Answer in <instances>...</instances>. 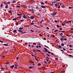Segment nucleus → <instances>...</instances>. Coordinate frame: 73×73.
<instances>
[{
  "label": "nucleus",
  "mask_w": 73,
  "mask_h": 73,
  "mask_svg": "<svg viewBox=\"0 0 73 73\" xmlns=\"http://www.w3.org/2000/svg\"><path fill=\"white\" fill-rule=\"evenodd\" d=\"M57 13V12H53V13H51V15L53 16H55L56 15Z\"/></svg>",
  "instance_id": "obj_1"
},
{
  "label": "nucleus",
  "mask_w": 73,
  "mask_h": 73,
  "mask_svg": "<svg viewBox=\"0 0 73 73\" xmlns=\"http://www.w3.org/2000/svg\"><path fill=\"white\" fill-rule=\"evenodd\" d=\"M29 18H30V19H31L33 20L34 19V16H31Z\"/></svg>",
  "instance_id": "obj_2"
},
{
  "label": "nucleus",
  "mask_w": 73,
  "mask_h": 73,
  "mask_svg": "<svg viewBox=\"0 0 73 73\" xmlns=\"http://www.w3.org/2000/svg\"><path fill=\"white\" fill-rule=\"evenodd\" d=\"M17 18H15L14 19H13V20L16 21H17Z\"/></svg>",
  "instance_id": "obj_3"
},
{
  "label": "nucleus",
  "mask_w": 73,
  "mask_h": 73,
  "mask_svg": "<svg viewBox=\"0 0 73 73\" xmlns=\"http://www.w3.org/2000/svg\"><path fill=\"white\" fill-rule=\"evenodd\" d=\"M14 65H12L10 67L11 68L13 69L14 67Z\"/></svg>",
  "instance_id": "obj_4"
},
{
  "label": "nucleus",
  "mask_w": 73,
  "mask_h": 73,
  "mask_svg": "<svg viewBox=\"0 0 73 73\" xmlns=\"http://www.w3.org/2000/svg\"><path fill=\"white\" fill-rule=\"evenodd\" d=\"M16 1L14 0L12 1V2L13 3H15L16 2Z\"/></svg>",
  "instance_id": "obj_5"
},
{
  "label": "nucleus",
  "mask_w": 73,
  "mask_h": 73,
  "mask_svg": "<svg viewBox=\"0 0 73 73\" xmlns=\"http://www.w3.org/2000/svg\"><path fill=\"white\" fill-rule=\"evenodd\" d=\"M8 12L10 13H12V11H11V10H9V11H8Z\"/></svg>",
  "instance_id": "obj_6"
},
{
  "label": "nucleus",
  "mask_w": 73,
  "mask_h": 73,
  "mask_svg": "<svg viewBox=\"0 0 73 73\" xmlns=\"http://www.w3.org/2000/svg\"><path fill=\"white\" fill-rule=\"evenodd\" d=\"M59 35L60 36H62L63 35L62 33H59Z\"/></svg>",
  "instance_id": "obj_7"
},
{
  "label": "nucleus",
  "mask_w": 73,
  "mask_h": 73,
  "mask_svg": "<svg viewBox=\"0 0 73 73\" xmlns=\"http://www.w3.org/2000/svg\"><path fill=\"white\" fill-rule=\"evenodd\" d=\"M18 31L21 33V32H23V31L21 30H18Z\"/></svg>",
  "instance_id": "obj_8"
},
{
  "label": "nucleus",
  "mask_w": 73,
  "mask_h": 73,
  "mask_svg": "<svg viewBox=\"0 0 73 73\" xmlns=\"http://www.w3.org/2000/svg\"><path fill=\"white\" fill-rule=\"evenodd\" d=\"M32 11H32V13H34V9H32Z\"/></svg>",
  "instance_id": "obj_9"
},
{
  "label": "nucleus",
  "mask_w": 73,
  "mask_h": 73,
  "mask_svg": "<svg viewBox=\"0 0 73 73\" xmlns=\"http://www.w3.org/2000/svg\"><path fill=\"white\" fill-rule=\"evenodd\" d=\"M44 21L43 20H42V21H41L40 22V24H42V22Z\"/></svg>",
  "instance_id": "obj_10"
},
{
  "label": "nucleus",
  "mask_w": 73,
  "mask_h": 73,
  "mask_svg": "<svg viewBox=\"0 0 73 73\" xmlns=\"http://www.w3.org/2000/svg\"><path fill=\"white\" fill-rule=\"evenodd\" d=\"M41 7L42 8H45V7L44 6V5L41 6Z\"/></svg>",
  "instance_id": "obj_11"
},
{
  "label": "nucleus",
  "mask_w": 73,
  "mask_h": 73,
  "mask_svg": "<svg viewBox=\"0 0 73 73\" xmlns=\"http://www.w3.org/2000/svg\"><path fill=\"white\" fill-rule=\"evenodd\" d=\"M19 29L20 30H21L22 29H23V28H21V27H20L19 28Z\"/></svg>",
  "instance_id": "obj_12"
},
{
  "label": "nucleus",
  "mask_w": 73,
  "mask_h": 73,
  "mask_svg": "<svg viewBox=\"0 0 73 73\" xmlns=\"http://www.w3.org/2000/svg\"><path fill=\"white\" fill-rule=\"evenodd\" d=\"M58 48H62V46H60V45H59V46H58Z\"/></svg>",
  "instance_id": "obj_13"
},
{
  "label": "nucleus",
  "mask_w": 73,
  "mask_h": 73,
  "mask_svg": "<svg viewBox=\"0 0 73 73\" xmlns=\"http://www.w3.org/2000/svg\"><path fill=\"white\" fill-rule=\"evenodd\" d=\"M58 31V30L56 29V30H55L54 31V32H57V31Z\"/></svg>",
  "instance_id": "obj_14"
},
{
  "label": "nucleus",
  "mask_w": 73,
  "mask_h": 73,
  "mask_svg": "<svg viewBox=\"0 0 73 73\" xmlns=\"http://www.w3.org/2000/svg\"><path fill=\"white\" fill-rule=\"evenodd\" d=\"M44 49L45 50L46 52H48V50H47V48H44Z\"/></svg>",
  "instance_id": "obj_15"
},
{
  "label": "nucleus",
  "mask_w": 73,
  "mask_h": 73,
  "mask_svg": "<svg viewBox=\"0 0 73 73\" xmlns=\"http://www.w3.org/2000/svg\"><path fill=\"white\" fill-rule=\"evenodd\" d=\"M23 18H25V19H26V18H27L25 16V15H24V16H23Z\"/></svg>",
  "instance_id": "obj_16"
},
{
  "label": "nucleus",
  "mask_w": 73,
  "mask_h": 73,
  "mask_svg": "<svg viewBox=\"0 0 73 73\" xmlns=\"http://www.w3.org/2000/svg\"><path fill=\"white\" fill-rule=\"evenodd\" d=\"M8 7V5H7L5 7V8L6 9H7Z\"/></svg>",
  "instance_id": "obj_17"
},
{
  "label": "nucleus",
  "mask_w": 73,
  "mask_h": 73,
  "mask_svg": "<svg viewBox=\"0 0 73 73\" xmlns=\"http://www.w3.org/2000/svg\"><path fill=\"white\" fill-rule=\"evenodd\" d=\"M40 3L41 4H42L43 5H44V2H41Z\"/></svg>",
  "instance_id": "obj_18"
},
{
  "label": "nucleus",
  "mask_w": 73,
  "mask_h": 73,
  "mask_svg": "<svg viewBox=\"0 0 73 73\" xmlns=\"http://www.w3.org/2000/svg\"><path fill=\"white\" fill-rule=\"evenodd\" d=\"M17 15L18 16L22 15V14H19V13H17Z\"/></svg>",
  "instance_id": "obj_19"
},
{
  "label": "nucleus",
  "mask_w": 73,
  "mask_h": 73,
  "mask_svg": "<svg viewBox=\"0 0 73 73\" xmlns=\"http://www.w3.org/2000/svg\"><path fill=\"white\" fill-rule=\"evenodd\" d=\"M26 33V32H21V34H23V33Z\"/></svg>",
  "instance_id": "obj_20"
},
{
  "label": "nucleus",
  "mask_w": 73,
  "mask_h": 73,
  "mask_svg": "<svg viewBox=\"0 0 73 73\" xmlns=\"http://www.w3.org/2000/svg\"><path fill=\"white\" fill-rule=\"evenodd\" d=\"M3 45H4L5 46H8V44H3Z\"/></svg>",
  "instance_id": "obj_21"
},
{
  "label": "nucleus",
  "mask_w": 73,
  "mask_h": 73,
  "mask_svg": "<svg viewBox=\"0 0 73 73\" xmlns=\"http://www.w3.org/2000/svg\"><path fill=\"white\" fill-rule=\"evenodd\" d=\"M34 26H35V27H36V28H40V27H38V26H37L36 25H34Z\"/></svg>",
  "instance_id": "obj_22"
},
{
  "label": "nucleus",
  "mask_w": 73,
  "mask_h": 73,
  "mask_svg": "<svg viewBox=\"0 0 73 73\" xmlns=\"http://www.w3.org/2000/svg\"><path fill=\"white\" fill-rule=\"evenodd\" d=\"M56 27H58V28H59L60 26L58 25H56Z\"/></svg>",
  "instance_id": "obj_23"
},
{
  "label": "nucleus",
  "mask_w": 73,
  "mask_h": 73,
  "mask_svg": "<svg viewBox=\"0 0 73 73\" xmlns=\"http://www.w3.org/2000/svg\"><path fill=\"white\" fill-rule=\"evenodd\" d=\"M18 18L19 19H21V16H19Z\"/></svg>",
  "instance_id": "obj_24"
},
{
  "label": "nucleus",
  "mask_w": 73,
  "mask_h": 73,
  "mask_svg": "<svg viewBox=\"0 0 73 73\" xmlns=\"http://www.w3.org/2000/svg\"><path fill=\"white\" fill-rule=\"evenodd\" d=\"M17 30H15L13 31V32L14 33H15L16 32Z\"/></svg>",
  "instance_id": "obj_25"
},
{
  "label": "nucleus",
  "mask_w": 73,
  "mask_h": 73,
  "mask_svg": "<svg viewBox=\"0 0 73 73\" xmlns=\"http://www.w3.org/2000/svg\"><path fill=\"white\" fill-rule=\"evenodd\" d=\"M55 7H57V5L56 4H55Z\"/></svg>",
  "instance_id": "obj_26"
},
{
  "label": "nucleus",
  "mask_w": 73,
  "mask_h": 73,
  "mask_svg": "<svg viewBox=\"0 0 73 73\" xmlns=\"http://www.w3.org/2000/svg\"><path fill=\"white\" fill-rule=\"evenodd\" d=\"M34 24V23L33 22H32L31 23V25H33Z\"/></svg>",
  "instance_id": "obj_27"
},
{
  "label": "nucleus",
  "mask_w": 73,
  "mask_h": 73,
  "mask_svg": "<svg viewBox=\"0 0 73 73\" xmlns=\"http://www.w3.org/2000/svg\"><path fill=\"white\" fill-rule=\"evenodd\" d=\"M61 45L62 46H63L64 45V43H62V44H61Z\"/></svg>",
  "instance_id": "obj_28"
},
{
  "label": "nucleus",
  "mask_w": 73,
  "mask_h": 73,
  "mask_svg": "<svg viewBox=\"0 0 73 73\" xmlns=\"http://www.w3.org/2000/svg\"><path fill=\"white\" fill-rule=\"evenodd\" d=\"M38 7H36V9L37 10H38Z\"/></svg>",
  "instance_id": "obj_29"
},
{
  "label": "nucleus",
  "mask_w": 73,
  "mask_h": 73,
  "mask_svg": "<svg viewBox=\"0 0 73 73\" xmlns=\"http://www.w3.org/2000/svg\"><path fill=\"white\" fill-rule=\"evenodd\" d=\"M44 46L48 48H49V47H48V46H46V45H44Z\"/></svg>",
  "instance_id": "obj_30"
},
{
  "label": "nucleus",
  "mask_w": 73,
  "mask_h": 73,
  "mask_svg": "<svg viewBox=\"0 0 73 73\" xmlns=\"http://www.w3.org/2000/svg\"><path fill=\"white\" fill-rule=\"evenodd\" d=\"M68 8L69 9H71L72 8V7H69Z\"/></svg>",
  "instance_id": "obj_31"
},
{
  "label": "nucleus",
  "mask_w": 73,
  "mask_h": 73,
  "mask_svg": "<svg viewBox=\"0 0 73 73\" xmlns=\"http://www.w3.org/2000/svg\"><path fill=\"white\" fill-rule=\"evenodd\" d=\"M19 25L18 23H16V26H18Z\"/></svg>",
  "instance_id": "obj_32"
},
{
  "label": "nucleus",
  "mask_w": 73,
  "mask_h": 73,
  "mask_svg": "<svg viewBox=\"0 0 73 73\" xmlns=\"http://www.w3.org/2000/svg\"><path fill=\"white\" fill-rule=\"evenodd\" d=\"M30 62H31L32 63H33V61H32V60H30Z\"/></svg>",
  "instance_id": "obj_33"
},
{
  "label": "nucleus",
  "mask_w": 73,
  "mask_h": 73,
  "mask_svg": "<svg viewBox=\"0 0 73 73\" xmlns=\"http://www.w3.org/2000/svg\"><path fill=\"white\" fill-rule=\"evenodd\" d=\"M20 7H21L20 6H17V8H18V7L20 8Z\"/></svg>",
  "instance_id": "obj_34"
},
{
  "label": "nucleus",
  "mask_w": 73,
  "mask_h": 73,
  "mask_svg": "<svg viewBox=\"0 0 73 73\" xmlns=\"http://www.w3.org/2000/svg\"><path fill=\"white\" fill-rule=\"evenodd\" d=\"M20 21H21V22H23L24 21L23 20H20Z\"/></svg>",
  "instance_id": "obj_35"
},
{
  "label": "nucleus",
  "mask_w": 73,
  "mask_h": 73,
  "mask_svg": "<svg viewBox=\"0 0 73 73\" xmlns=\"http://www.w3.org/2000/svg\"><path fill=\"white\" fill-rule=\"evenodd\" d=\"M41 65V64H40V63H39V64H38V66H40Z\"/></svg>",
  "instance_id": "obj_36"
},
{
  "label": "nucleus",
  "mask_w": 73,
  "mask_h": 73,
  "mask_svg": "<svg viewBox=\"0 0 73 73\" xmlns=\"http://www.w3.org/2000/svg\"><path fill=\"white\" fill-rule=\"evenodd\" d=\"M3 41L0 40V42H1V43H3Z\"/></svg>",
  "instance_id": "obj_37"
},
{
  "label": "nucleus",
  "mask_w": 73,
  "mask_h": 73,
  "mask_svg": "<svg viewBox=\"0 0 73 73\" xmlns=\"http://www.w3.org/2000/svg\"><path fill=\"white\" fill-rule=\"evenodd\" d=\"M64 7H65V5H63V6H62V8H64Z\"/></svg>",
  "instance_id": "obj_38"
},
{
  "label": "nucleus",
  "mask_w": 73,
  "mask_h": 73,
  "mask_svg": "<svg viewBox=\"0 0 73 73\" xmlns=\"http://www.w3.org/2000/svg\"><path fill=\"white\" fill-rule=\"evenodd\" d=\"M46 55H47V56H48V57H50V55H49L48 54H46Z\"/></svg>",
  "instance_id": "obj_39"
},
{
  "label": "nucleus",
  "mask_w": 73,
  "mask_h": 73,
  "mask_svg": "<svg viewBox=\"0 0 73 73\" xmlns=\"http://www.w3.org/2000/svg\"><path fill=\"white\" fill-rule=\"evenodd\" d=\"M65 37L64 36H62V38H65Z\"/></svg>",
  "instance_id": "obj_40"
},
{
  "label": "nucleus",
  "mask_w": 73,
  "mask_h": 73,
  "mask_svg": "<svg viewBox=\"0 0 73 73\" xmlns=\"http://www.w3.org/2000/svg\"><path fill=\"white\" fill-rule=\"evenodd\" d=\"M3 6V4H1V7H2Z\"/></svg>",
  "instance_id": "obj_41"
},
{
  "label": "nucleus",
  "mask_w": 73,
  "mask_h": 73,
  "mask_svg": "<svg viewBox=\"0 0 73 73\" xmlns=\"http://www.w3.org/2000/svg\"><path fill=\"white\" fill-rule=\"evenodd\" d=\"M5 3V5H7V2H5V3Z\"/></svg>",
  "instance_id": "obj_42"
},
{
  "label": "nucleus",
  "mask_w": 73,
  "mask_h": 73,
  "mask_svg": "<svg viewBox=\"0 0 73 73\" xmlns=\"http://www.w3.org/2000/svg\"><path fill=\"white\" fill-rule=\"evenodd\" d=\"M63 40V38H60V40L62 41Z\"/></svg>",
  "instance_id": "obj_43"
},
{
  "label": "nucleus",
  "mask_w": 73,
  "mask_h": 73,
  "mask_svg": "<svg viewBox=\"0 0 73 73\" xmlns=\"http://www.w3.org/2000/svg\"><path fill=\"white\" fill-rule=\"evenodd\" d=\"M68 56L69 57H72V55H69Z\"/></svg>",
  "instance_id": "obj_44"
},
{
  "label": "nucleus",
  "mask_w": 73,
  "mask_h": 73,
  "mask_svg": "<svg viewBox=\"0 0 73 73\" xmlns=\"http://www.w3.org/2000/svg\"><path fill=\"white\" fill-rule=\"evenodd\" d=\"M56 3V2L55 1H53L52 2V3Z\"/></svg>",
  "instance_id": "obj_45"
},
{
  "label": "nucleus",
  "mask_w": 73,
  "mask_h": 73,
  "mask_svg": "<svg viewBox=\"0 0 73 73\" xmlns=\"http://www.w3.org/2000/svg\"><path fill=\"white\" fill-rule=\"evenodd\" d=\"M28 68L30 69H31V68H32V66H31V67H29Z\"/></svg>",
  "instance_id": "obj_46"
},
{
  "label": "nucleus",
  "mask_w": 73,
  "mask_h": 73,
  "mask_svg": "<svg viewBox=\"0 0 73 73\" xmlns=\"http://www.w3.org/2000/svg\"><path fill=\"white\" fill-rule=\"evenodd\" d=\"M69 46L70 47H72V45H70V44H69Z\"/></svg>",
  "instance_id": "obj_47"
},
{
  "label": "nucleus",
  "mask_w": 73,
  "mask_h": 73,
  "mask_svg": "<svg viewBox=\"0 0 73 73\" xmlns=\"http://www.w3.org/2000/svg\"><path fill=\"white\" fill-rule=\"evenodd\" d=\"M55 22L56 23H57V20H55Z\"/></svg>",
  "instance_id": "obj_48"
},
{
  "label": "nucleus",
  "mask_w": 73,
  "mask_h": 73,
  "mask_svg": "<svg viewBox=\"0 0 73 73\" xmlns=\"http://www.w3.org/2000/svg\"><path fill=\"white\" fill-rule=\"evenodd\" d=\"M43 39H44V40H46V38H45L44 37V38Z\"/></svg>",
  "instance_id": "obj_49"
},
{
  "label": "nucleus",
  "mask_w": 73,
  "mask_h": 73,
  "mask_svg": "<svg viewBox=\"0 0 73 73\" xmlns=\"http://www.w3.org/2000/svg\"><path fill=\"white\" fill-rule=\"evenodd\" d=\"M37 50L38 52H40V50H38V49H37Z\"/></svg>",
  "instance_id": "obj_50"
},
{
  "label": "nucleus",
  "mask_w": 73,
  "mask_h": 73,
  "mask_svg": "<svg viewBox=\"0 0 73 73\" xmlns=\"http://www.w3.org/2000/svg\"><path fill=\"white\" fill-rule=\"evenodd\" d=\"M52 36L53 38H54L55 37V36L54 35H52Z\"/></svg>",
  "instance_id": "obj_51"
},
{
  "label": "nucleus",
  "mask_w": 73,
  "mask_h": 73,
  "mask_svg": "<svg viewBox=\"0 0 73 73\" xmlns=\"http://www.w3.org/2000/svg\"><path fill=\"white\" fill-rule=\"evenodd\" d=\"M33 45H36V43H33Z\"/></svg>",
  "instance_id": "obj_52"
},
{
  "label": "nucleus",
  "mask_w": 73,
  "mask_h": 73,
  "mask_svg": "<svg viewBox=\"0 0 73 73\" xmlns=\"http://www.w3.org/2000/svg\"><path fill=\"white\" fill-rule=\"evenodd\" d=\"M63 72H64V71H61V73H62Z\"/></svg>",
  "instance_id": "obj_53"
},
{
  "label": "nucleus",
  "mask_w": 73,
  "mask_h": 73,
  "mask_svg": "<svg viewBox=\"0 0 73 73\" xmlns=\"http://www.w3.org/2000/svg\"><path fill=\"white\" fill-rule=\"evenodd\" d=\"M10 3V2H7V4L8 5H9Z\"/></svg>",
  "instance_id": "obj_54"
},
{
  "label": "nucleus",
  "mask_w": 73,
  "mask_h": 73,
  "mask_svg": "<svg viewBox=\"0 0 73 73\" xmlns=\"http://www.w3.org/2000/svg\"><path fill=\"white\" fill-rule=\"evenodd\" d=\"M47 52L48 53L51 54V53L50 52H49V51H48Z\"/></svg>",
  "instance_id": "obj_55"
},
{
  "label": "nucleus",
  "mask_w": 73,
  "mask_h": 73,
  "mask_svg": "<svg viewBox=\"0 0 73 73\" xmlns=\"http://www.w3.org/2000/svg\"><path fill=\"white\" fill-rule=\"evenodd\" d=\"M62 25L63 26L64 25V24L63 23H62Z\"/></svg>",
  "instance_id": "obj_56"
},
{
  "label": "nucleus",
  "mask_w": 73,
  "mask_h": 73,
  "mask_svg": "<svg viewBox=\"0 0 73 73\" xmlns=\"http://www.w3.org/2000/svg\"><path fill=\"white\" fill-rule=\"evenodd\" d=\"M18 65L17 64H15V66H16V67H17L18 66Z\"/></svg>",
  "instance_id": "obj_57"
},
{
  "label": "nucleus",
  "mask_w": 73,
  "mask_h": 73,
  "mask_svg": "<svg viewBox=\"0 0 73 73\" xmlns=\"http://www.w3.org/2000/svg\"><path fill=\"white\" fill-rule=\"evenodd\" d=\"M9 62H7L6 63V64H9Z\"/></svg>",
  "instance_id": "obj_58"
},
{
  "label": "nucleus",
  "mask_w": 73,
  "mask_h": 73,
  "mask_svg": "<svg viewBox=\"0 0 73 73\" xmlns=\"http://www.w3.org/2000/svg\"><path fill=\"white\" fill-rule=\"evenodd\" d=\"M19 57H17L16 58V59L18 60L19 59Z\"/></svg>",
  "instance_id": "obj_59"
},
{
  "label": "nucleus",
  "mask_w": 73,
  "mask_h": 73,
  "mask_svg": "<svg viewBox=\"0 0 73 73\" xmlns=\"http://www.w3.org/2000/svg\"><path fill=\"white\" fill-rule=\"evenodd\" d=\"M55 60H58V58H55Z\"/></svg>",
  "instance_id": "obj_60"
},
{
  "label": "nucleus",
  "mask_w": 73,
  "mask_h": 73,
  "mask_svg": "<svg viewBox=\"0 0 73 73\" xmlns=\"http://www.w3.org/2000/svg\"><path fill=\"white\" fill-rule=\"evenodd\" d=\"M58 8H60V6H58Z\"/></svg>",
  "instance_id": "obj_61"
},
{
  "label": "nucleus",
  "mask_w": 73,
  "mask_h": 73,
  "mask_svg": "<svg viewBox=\"0 0 73 73\" xmlns=\"http://www.w3.org/2000/svg\"><path fill=\"white\" fill-rule=\"evenodd\" d=\"M44 63H46V64H47V62H46L45 61H44Z\"/></svg>",
  "instance_id": "obj_62"
},
{
  "label": "nucleus",
  "mask_w": 73,
  "mask_h": 73,
  "mask_svg": "<svg viewBox=\"0 0 73 73\" xmlns=\"http://www.w3.org/2000/svg\"><path fill=\"white\" fill-rule=\"evenodd\" d=\"M38 47H39L40 48H41V46H40V45H39Z\"/></svg>",
  "instance_id": "obj_63"
},
{
  "label": "nucleus",
  "mask_w": 73,
  "mask_h": 73,
  "mask_svg": "<svg viewBox=\"0 0 73 73\" xmlns=\"http://www.w3.org/2000/svg\"><path fill=\"white\" fill-rule=\"evenodd\" d=\"M42 68L43 69H45V68L44 67H42Z\"/></svg>",
  "instance_id": "obj_64"
}]
</instances>
